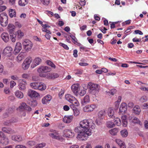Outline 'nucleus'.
Here are the masks:
<instances>
[{"label":"nucleus","instance_id":"nucleus-1","mask_svg":"<svg viewBox=\"0 0 148 148\" xmlns=\"http://www.w3.org/2000/svg\"><path fill=\"white\" fill-rule=\"evenodd\" d=\"M79 126L76 127L74 129L75 132L79 133L77 135V138L86 139L88 136L91 135V130L90 129H94L95 125L93 121L90 119H85L81 121L79 123Z\"/></svg>","mask_w":148,"mask_h":148},{"label":"nucleus","instance_id":"nucleus-2","mask_svg":"<svg viewBox=\"0 0 148 148\" xmlns=\"http://www.w3.org/2000/svg\"><path fill=\"white\" fill-rule=\"evenodd\" d=\"M89 89V92L92 95H95L99 92L100 86L99 85L92 82H89L87 85Z\"/></svg>","mask_w":148,"mask_h":148},{"label":"nucleus","instance_id":"nucleus-3","mask_svg":"<svg viewBox=\"0 0 148 148\" xmlns=\"http://www.w3.org/2000/svg\"><path fill=\"white\" fill-rule=\"evenodd\" d=\"M24 35L23 32L21 30L19 29L15 32L13 35H11L10 39L12 42H14L16 41V38L18 40L21 39Z\"/></svg>","mask_w":148,"mask_h":148},{"label":"nucleus","instance_id":"nucleus-4","mask_svg":"<svg viewBox=\"0 0 148 148\" xmlns=\"http://www.w3.org/2000/svg\"><path fill=\"white\" fill-rule=\"evenodd\" d=\"M0 22L3 27L6 26L8 23V17L7 14L4 12L0 14Z\"/></svg>","mask_w":148,"mask_h":148},{"label":"nucleus","instance_id":"nucleus-5","mask_svg":"<svg viewBox=\"0 0 148 148\" xmlns=\"http://www.w3.org/2000/svg\"><path fill=\"white\" fill-rule=\"evenodd\" d=\"M51 70V69L46 66H40L38 69L37 71L40 74L39 75L41 77H45V74H42V73H46L50 72Z\"/></svg>","mask_w":148,"mask_h":148},{"label":"nucleus","instance_id":"nucleus-6","mask_svg":"<svg viewBox=\"0 0 148 148\" xmlns=\"http://www.w3.org/2000/svg\"><path fill=\"white\" fill-rule=\"evenodd\" d=\"M22 45L24 49L27 51H30L33 46L32 43L30 40L27 39L23 40Z\"/></svg>","mask_w":148,"mask_h":148},{"label":"nucleus","instance_id":"nucleus-7","mask_svg":"<svg viewBox=\"0 0 148 148\" xmlns=\"http://www.w3.org/2000/svg\"><path fill=\"white\" fill-rule=\"evenodd\" d=\"M66 99L72 104H75V106H78L79 103L76 99L70 94H66L65 96Z\"/></svg>","mask_w":148,"mask_h":148},{"label":"nucleus","instance_id":"nucleus-8","mask_svg":"<svg viewBox=\"0 0 148 148\" xmlns=\"http://www.w3.org/2000/svg\"><path fill=\"white\" fill-rule=\"evenodd\" d=\"M97 106L95 104H88L85 106L83 108V110L84 112H90L93 111Z\"/></svg>","mask_w":148,"mask_h":148},{"label":"nucleus","instance_id":"nucleus-9","mask_svg":"<svg viewBox=\"0 0 148 148\" xmlns=\"http://www.w3.org/2000/svg\"><path fill=\"white\" fill-rule=\"evenodd\" d=\"M18 88L20 90H23L26 88V85L27 84L26 81L23 79H20L18 80Z\"/></svg>","mask_w":148,"mask_h":148},{"label":"nucleus","instance_id":"nucleus-10","mask_svg":"<svg viewBox=\"0 0 148 148\" xmlns=\"http://www.w3.org/2000/svg\"><path fill=\"white\" fill-rule=\"evenodd\" d=\"M50 132H52L49 134V136L53 139H55L58 140H62V137L59 135L58 133L56 131L51 130Z\"/></svg>","mask_w":148,"mask_h":148},{"label":"nucleus","instance_id":"nucleus-11","mask_svg":"<svg viewBox=\"0 0 148 148\" xmlns=\"http://www.w3.org/2000/svg\"><path fill=\"white\" fill-rule=\"evenodd\" d=\"M127 111V104L125 103H122L120 105L119 109V113L120 114L125 113Z\"/></svg>","mask_w":148,"mask_h":148},{"label":"nucleus","instance_id":"nucleus-12","mask_svg":"<svg viewBox=\"0 0 148 148\" xmlns=\"http://www.w3.org/2000/svg\"><path fill=\"white\" fill-rule=\"evenodd\" d=\"M42 61V59L38 57L35 58L33 60L32 64L31 65V67L32 68H34L40 64Z\"/></svg>","mask_w":148,"mask_h":148},{"label":"nucleus","instance_id":"nucleus-13","mask_svg":"<svg viewBox=\"0 0 148 148\" xmlns=\"http://www.w3.org/2000/svg\"><path fill=\"white\" fill-rule=\"evenodd\" d=\"M63 136L64 137L68 138L72 137L74 136V133L71 130L66 129L64 131Z\"/></svg>","mask_w":148,"mask_h":148},{"label":"nucleus","instance_id":"nucleus-14","mask_svg":"<svg viewBox=\"0 0 148 148\" xmlns=\"http://www.w3.org/2000/svg\"><path fill=\"white\" fill-rule=\"evenodd\" d=\"M22 46L21 43L19 42H17L14 51V54L15 55L17 54L20 52Z\"/></svg>","mask_w":148,"mask_h":148},{"label":"nucleus","instance_id":"nucleus-15","mask_svg":"<svg viewBox=\"0 0 148 148\" xmlns=\"http://www.w3.org/2000/svg\"><path fill=\"white\" fill-rule=\"evenodd\" d=\"M28 95L31 98H36L40 96L38 93L32 90H29L28 92Z\"/></svg>","mask_w":148,"mask_h":148},{"label":"nucleus","instance_id":"nucleus-16","mask_svg":"<svg viewBox=\"0 0 148 148\" xmlns=\"http://www.w3.org/2000/svg\"><path fill=\"white\" fill-rule=\"evenodd\" d=\"M79 88V85L78 84H74L71 86L72 91L75 95H77Z\"/></svg>","mask_w":148,"mask_h":148},{"label":"nucleus","instance_id":"nucleus-17","mask_svg":"<svg viewBox=\"0 0 148 148\" xmlns=\"http://www.w3.org/2000/svg\"><path fill=\"white\" fill-rule=\"evenodd\" d=\"M9 143L8 139L4 134L1 137L0 140V143L2 144L3 145H8Z\"/></svg>","mask_w":148,"mask_h":148},{"label":"nucleus","instance_id":"nucleus-18","mask_svg":"<svg viewBox=\"0 0 148 148\" xmlns=\"http://www.w3.org/2000/svg\"><path fill=\"white\" fill-rule=\"evenodd\" d=\"M15 28V26L12 24H9L8 25V29L10 37L11 38V35H13V33Z\"/></svg>","mask_w":148,"mask_h":148},{"label":"nucleus","instance_id":"nucleus-19","mask_svg":"<svg viewBox=\"0 0 148 148\" xmlns=\"http://www.w3.org/2000/svg\"><path fill=\"white\" fill-rule=\"evenodd\" d=\"M52 99L51 96L49 95H47L45 96L42 100V103L43 104H47Z\"/></svg>","mask_w":148,"mask_h":148},{"label":"nucleus","instance_id":"nucleus-20","mask_svg":"<svg viewBox=\"0 0 148 148\" xmlns=\"http://www.w3.org/2000/svg\"><path fill=\"white\" fill-rule=\"evenodd\" d=\"M73 118V116L72 115L65 116L63 119V121L66 123H69L72 121Z\"/></svg>","mask_w":148,"mask_h":148},{"label":"nucleus","instance_id":"nucleus-21","mask_svg":"<svg viewBox=\"0 0 148 148\" xmlns=\"http://www.w3.org/2000/svg\"><path fill=\"white\" fill-rule=\"evenodd\" d=\"M133 113L136 115H138L140 114L141 110L139 106H135L133 109Z\"/></svg>","mask_w":148,"mask_h":148},{"label":"nucleus","instance_id":"nucleus-22","mask_svg":"<svg viewBox=\"0 0 148 148\" xmlns=\"http://www.w3.org/2000/svg\"><path fill=\"white\" fill-rule=\"evenodd\" d=\"M3 40L5 42H7L9 40V34L7 33H3L1 36Z\"/></svg>","mask_w":148,"mask_h":148},{"label":"nucleus","instance_id":"nucleus-23","mask_svg":"<svg viewBox=\"0 0 148 148\" xmlns=\"http://www.w3.org/2000/svg\"><path fill=\"white\" fill-rule=\"evenodd\" d=\"M116 143L120 146V147L122 148H125L126 147L125 143L123 141L120 139H117L115 140Z\"/></svg>","mask_w":148,"mask_h":148},{"label":"nucleus","instance_id":"nucleus-24","mask_svg":"<svg viewBox=\"0 0 148 148\" xmlns=\"http://www.w3.org/2000/svg\"><path fill=\"white\" fill-rule=\"evenodd\" d=\"M24 53L23 52L20 53L16 57V61L18 62H20L24 58Z\"/></svg>","mask_w":148,"mask_h":148},{"label":"nucleus","instance_id":"nucleus-25","mask_svg":"<svg viewBox=\"0 0 148 148\" xmlns=\"http://www.w3.org/2000/svg\"><path fill=\"white\" fill-rule=\"evenodd\" d=\"M28 0H19L18 4L20 6L24 7L28 4Z\"/></svg>","mask_w":148,"mask_h":148},{"label":"nucleus","instance_id":"nucleus-26","mask_svg":"<svg viewBox=\"0 0 148 148\" xmlns=\"http://www.w3.org/2000/svg\"><path fill=\"white\" fill-rule=\"evenodd\" d=\"M12 139L13 140L17 141L18 142L21 141L22 140V138L21 136L19 135L12 136Z\"/></svg>","mask_w":148,"mask_h":148},{"label":"nucleus","instance_id":"nucleus-27","mask_svg":"<svg viewBox=\"0 0 148 148\" xmlns=\"http://www.w3.org/2000/svg\"><path fill=\"white\" fill-rule=\"evenodd\" d=\"M108 116L112 118L114 117V112L112 108H110L108 110Z\"/></svg>","mask_w":148,"mask_h":148},{"label":"nucleus","instance_id":"nucleus-28","mask_svg":"<svg viewBox=\"0 0 148 148\" xmlns=\"http://www.w3.org/2000/svg\"><path fill=\"white\" fill-rule=\"evenodd\" d=\"M12 50V48L10 46H8L5 48L4 49L3 53L6 55L11 53Z\"/></svg>","mask_w":148,"mask_h":148},{"label":"nucleus","instance_id":"nucleus-29","mask_svg":"<svg viewBox=\"0 0 148 148\" xmlns=\"http://www.w3.org/2000/svg\"><path fill=\"white\" fill-rule=\"evenodd\" d=\"M9 15L11 18L16 16V12L15 10L10 9L9 10Z\"/></svg>","mask_w":148,"mask_h":148},{"label":"nucleus","instance_id":"nucleus-30","mask_svg":"<svg viewBox=\"0 0 148 148\" xmlns=\"http://www.w3.org/2000/svg\"><path fill=\"white\" fill-rule=\"evenodd\" d=\"M123 125V127H126L127 124V117L126 115H123L121 117Z\"/></svg>","mask_w":148,"mask_h":148},{"label":"nucleus","instance_id":"nucleus-31","mask_svg":"<svg viewBox=\"0 0 148 148\" xmlns=\"http://www.w3.org/2000/svg\"><path fill=\"white\" fill-rule=\"evenodd\" d=\"M2 130L8 134H13L14 133V131L10 128L3 127L2 128Z\"/></svg>","mask_w":148,"mask_h":148},{"label":"nucleus","instance_id":"nucleus-32","mask_svg":"<svg viewBox=\"0 0 148 148\" xmlns=\"http://www.w3.org/2000/svg\"><path fill=\"white\" fill-rule=\"evenodd\" d=\"M90 101V98L88 95H86L84 97L83 100L82 101V103L83 105H84Z\"/></svg>","mask_w":148,"mask_h":148},{"label":"nucleus","instance_id":"nucleus-33","mask_svg":"<svg viewBox=\"0 0 148 148\" xmlns=\"http://www.w3.org/2000/svg\"><path fill=\"white\" fill-rule=\"evenodd\" d=\"M116 90L115 89H113L109 90V91H106V94L109 96H113L116 93Z\"/></svg>","mask_w":148,"mask_h":148},{"label":"nucleus","instance_id":"nucleus-34","mask_svg":"<svg viewBox=\"0 0 148 148\" xmlns=\"http://www.w3.org/2000/svg\"><path fill=\"white\" fill-rule=\"evenodd\" d=\"M38 87V89L41 90H43L46 89V86L43 83H39Z\"/></svg>","mask_w":148,"mask_h":148},{"label":"nucleus","instance_id":"nucleus-35","mask_svg":"<svg viewBox=\"0 0 148 148\" xmlns=\"http://www.w3.org/2000/svg\"><path fill=\"white\" fill-rule=\"evenodd\" d=\"M48 77L50 79H54L58 77L59 75L56 73H49L48 74Z\"/></svg>","mask_w":148,"mask_h":148},{"label":"nucleus","instance_id":"nucleus-36","mask_svg":"<svg viewBox=\"0 0 148 148\" xmlns=\"http://www.w3.org/2000/svg\"><path fill=\"white\" fill-rule=\"evenodd\" d=\"M15 95L16 97L20 99L22 98L23 97V93L19 90H17L16 92Z\"/></svg>","mask_w":148,"mask_h":148},{"label":"nucleus","instance_id":"nucleus-37","mask_svg":"<svg viewBox=\"0 0 148 148\" xmlns=\"http://www.w3.org/2000/svg\"><path fill=\"white\" fill-rule=\"evenodd\" d=\"M4 3V2L2 0H0V12L3 11L6 9V7L5 5L1 6Z\"/></svg>","mask_w":148,"mask_h":148},{"label":"nucleus","instance_id":"nucleus-38","mask_svg":"<svg viewBox=\"0 0 148 148\" xmlns=\"http://www.w3.org/2000/svg\"><path fill=\"white\" fill-rule=\"evenodd\" d=\"M38 82H34L31 83L30 84L31 87L34 89H38Z\"/></svg>","mask_w":148,"mask_h":148},{"label":"nucleus","instance_id":"nucleus-39","mask_svg":"<svg viewBox=\"0 0 148 148\" xmlns=\"http://www.w3.org/2000/svg\"><path fill=\"white\" fill-rule=\"evenodd\" d=\"M118 132V130L116 128L111 129L109 131L110 134L112 135H116Z\"/></svg>","mask_w":148,"mask_h":148},{"label":"nucleus","instance_id":"nucleus-40","mask_svg":"<svg viewBox=\"0 0 148 148\" xmlns=\"http://www.w3.org/2000/svg\"><path fill=\"white\" fill-rule=\"evenodd\" d=\"M132 122L134 123H138L140 125H142V123L141 122H140L139 119L136 117H133L132 118Z\"/></svg>","mask_w":148,"mask_h":148},{"label":"nucleus","instance_id":"nucleus-41","mask_svg":"<svg viewBox=\"0 0 148 148\" xmlns=\"http://www.w3.org/2000/svg\"><path fill=\"white\" fill-rule=\"evenodd\" d=\"M32 61V58L30 56H29L26 58L24 61L23 62L25 63L28 64L30 66V64Z\"/></svg>","mask_w":148,"mask_h":148},{"label":"nucleus","instance_id":"nucleus-42","mask_svg":"<svg viewBox=\"0 0 148 148\" xmlns=\"http://www.w3.org/2000/svg\"><path fill=\"white\" fill-rule=\"evenodd\" d=\"M114 124L118 126H120L121 124V119L118 118H116L114 120Z\"/></svg>","mask_w":148,"mask_h":148},{"label":"nucleus","instance_id":"nucleus-43","mask_svg":"<svg viewBox=\"0 0 148 148\" xmlns=\"http://www.w3.org/2000/svg\"><path fill=\"white\" fill-rule=\"evenodd\" d=\"M106 125L108 127L111 128L114 127L115 124L113 122L109 121L107 122Z\"/></svg>","mask_w":148,"mask_h":148},{"label":"nucleus","instance_id":"nucleus-44","mask_svg":"<svg viewBox=\"0 0 148 148\" xmlns=\"http://www.w3.org/2000/svg\"><path fill=\"white\" fill-rule=\"evenodd\" d=\"M27 105L25 103H22L19 107L20 110H25Z\"/></svg>","mask_w":148,"mask_h":148},{"label":"nucleus","instance_id":"nucleus-45","mask_svg":"<svg viewBox=\"0 0 148 148\" xmlns=\"http://www.w3.org/2000/svg\"><path fill=\"white\" fill-rule=\"evenodd\" d=\"M121 136L123 137H126L128 135V132L126 129H124L121 131Z\"/></svg>","mask_w":148,"mask_h":148},{"label":"nucleus","instance_id":"nucleus-46","mask_svg":"<svg viewBox=\"0 0 148 148\" xmlns=\"http://www.w3.org/2000/svg\"><path fill=\"white\" fill-rule=\"evenodd\" d=\"M105 113V110H101L98 113V115L99 117L100 118L102 119L104 116Z\"/></svg>","mask_w":148,"mask_h":148},{"label":"nucleus","instance_id":"nucleus-47","mask_svg":"<svg viewBox=\"0 0 148 148\" xmlns=\"http://www.w3.org/2000/svg\"><path fill=\"white\" fill-rule=\"evenodd\" d=\"M46 63L48 65L50 66L51 67L53 68L54 69H55L56 67L55 65L50 60H47L46 61Z\"/></svg>","mask_w":148,"mask_h":148},{"label":"nucleus","instance_id":"nucleus-48","mask_svg":"<svg viewBox=\"0 0 148 148\" xmlns=\"http://www.w3.org/2000/svg\"><path fill=\"white\" fill-rule=\"evenodd\" d=\"M147 100V97L145 96H143L140 98L139 100L141 103H143L146 102Z\"/></svg>","mask_w":148,"mask_h":148},{"label":"nucleus","instance_id":"nucleus-49","mask_svg":"<svg viewBox=\"0 0 148 148\" xmlns=\"http://www.w3.org/2000/svg\"><path fill=\"white\" fill-rule=\"evenodd\" d=\"M73 110L74 112V114L75 116H77L79 115L80 113L79 112L76 108H73Z\"/></svg>","mask_w":148,"mask_h":148},{"label":"nucleus","instance_id":"nucleus-50","mask_svg":"<svg viewBox=\"0 0 148 148\" xmlns=\"http://www.w3.org/2000/svg\"><path fill=\"white\" fill-rule=\"evenodd\" d=\"M46 145L45 143H42L37 145L36 147V148H42L45 147Z\"/></svg>","mask_w":148,"mask_h":148},{"label":"nucleus","instance_id":"nucleus-51","mask_svg":"<svg viewBox=\"0 0 148 148\" xmlns=\"http://www.w3.org/2000/svg\"><path fill=\"white\" fill-rule=\"evenodd\" d=\"M29 66V65L23 62L22 64V68L24 70H26L28 69Z\"/></svg>","mask_w":148,"mask_h":148},{"label":"nucleus","instance_id":"nucleus-52","mask_svg":"<svg viewBox=\"0 0 148 148\" xmlns=\"http://www.w3.org/2000/svg\"><path fill=\"white\" fill-rule=\"evenodd\" d=\"M83 71L82 70L80 69H78L75 71V74L76 75H79L82 74L83 73Z\"/></svg>","mask_w":148,"mask_h":148},{"label":"nucleus","instance_id":"nucleus-53","mask_svg":"<svg viewBox=\"0 0 148 148\" xmlns=\"http://www.w3.org/2000/svg\"><path fill=\"white\" fill-rule=\"evenodd\" d=\"M21 77L23 78L27 79L29 77V75L28 74L24 73L22 75Z\"/></svg>","mask_w":148,"mask_h":148},{"label":"nucleus","instance_id":"nucleus-54","mask_svg":"<svg viewBox=\"0 0 148 148\" xmlns=\"http://www.w3.org/2000/svg\"><path fill=\"white\" fill-rule=\"evenodd\" d=\"M37 104V101L36 100H33L31 102L30 105L33 107L36 106Z\"/></svg>","mask_w":148,"mask_h":148},{"label":"nucleus","instance_id":"nucleus-55","mask_svg":"<svg viewBox=\"0 0 148 148\" xmlns=\"http://www.w3.org/2000/svg\"><path fill=\"white\" fill-rule=\"evenodd\" d=\"M27 144L30 147H32L35 145V142L34 141H29L28 142Z\"/></svg>","mask_w":148,"mask_h":148},{"label":"nucleus","instance_id":"nucleus-56","mask_svg":"<svg viewBox=\"0 0 148 148\" xmlns=\"http://www.w3.org/2000/svg\"><path fill=\"white\" fill-rule=\"evenodd\" d=\"M59 45L62 47L64 49L66 50H68L69 48L68 46L66 45H65L63 43L60 42L59 43Z\"/></svg>","mask_w":148,"mask_h":148},{"label":"nucleus","instance_id":"nucleus-57","mask_svg":"<svg viewBox=\"0 0 148 148\" xmlns=\"http://www.w3.org/2000/svg\"><path fill=\"white\" fill-rule=\"evenodd\" d=\"M42 1L44 5H47L49 4L50 0H42Z\"/></svg>","mask_w":148,"mask_h":148},{"label":"nucleus","instance_id":"nucleus-58","mask_svg":"<svg viewBox=\"0 0 148 148\" xmlns=\"http://www.w3.org/2000/svg\"><path fill=\"white\" fill-rule=\"evenodd\" d=\"M42 30L43 32H46L47 34H51V32L50 31L47 30L46 28H42Z\"/></svg>","mask_w":148,"mask_h":148},{"label":"nucleus","instance_id":"nucleus-59","mask_svg":"<svg viewBox=\"0 0 148 148\" xmlns=\"http://www.w3.org/2000/svg\"><path fill=\"white\" fill-rule=\"evenodd\" d=\"M45 12L46 14H47L49 16H53V12L49 11L48 10H46L45 11Z\"/></svg>","mask_w":148,"mask_h":148},{"label":"nucleus","instance_id":"nucleus-60","mask_svg":"<svg viewBox=\"0 0 148 148\" xmlns=\"http://www.w3.org/2000/svg\"><path fill=\"white\" fill-rule=\"evenodd\" d=\"M86 93V91L84 90H81L80 92L79 93V94L81 96H83Z\"/></svg>","mask_w":148,"mask_h":148},{"label":"nucleus","instance_id":"nucleus-61","mask_svg":"<svg viewBox=\"0 0 148 148\" xmlns=\"http://www.w3.org/2000/svg\"><path fill=\"white\" fill-rule=\"evenodd\" d=\"M15 24L16 27L19 28H20L22 27L21 24L18 22H16Z\"/></svg>","mask_w":148,"mask_h":148},{"label":"nucleus","instance_id":"nucleus-62","mask_svg":"<svg viewBox=\"0 0 148 148\" xmlns=\"http://www.w3.org/2000/svg\"><path fill=\"white\" fill-rule=\"evenodd\" d=\"M70 36L72 40H73V42L74 43L75 42H76V41H77V40L75 37V36H74L73 35H70Z\"/></svg>","mask_w":148,"mask_h":148},{"label":"nucleus","instance_id":"nucleus-63","mask_svg":"<svg viewBox=\"0 0 148 148\" xmlns=\"http://www.w3.org/2000/svg\"><path fill=\"white\" fill-rule=\"evenodd\" d=\"M16 84V83L13 81H12L10 82V87L11 88H13Z\"/></svg>","mask_w":148,"mask_h":148},{"label":"nucleus","instance_id":"nucleus-64","mask_svg":"<svg viewBox=\"0 0 148 148\" xmlns=\"http://www.w3.org/2000/svg\"><path fill=\"white\" fill-rule=\"evenodd\" d=\"M140 89H141L142 90H143L145 91H147L148 92V88L146 87H143L140 88Z\"/></svg>","mask_w":148,"mask_h":148}]
</instances>
